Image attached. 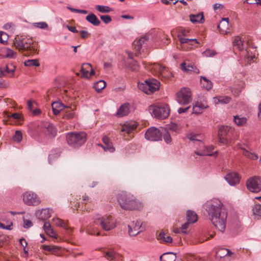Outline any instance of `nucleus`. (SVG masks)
Returning <instances> with one entry per match:
<instances>
[{"label":"nucleus","instance_id":"nucleus-1","mask_svg":"<svg viewBox=\"0 0 261 261\" xmlns=\"http://www.w3.org/2000/svg\"><path fill=\"white\" fill-rule=\"evenodd\" d=\"M208 219L215 227L223 232L226 227L227 211L224 204L218 199L208 201L204 204Z\"/></svg>","mask_w":261,"mask_h":261},{"label":"nucleus","instance_id":"nucleus-2","mask_svg":"<svg viewBox=\"0 0 261 261\" xmlns=\"http://www.w3.org/2000/svg\"><path fill=\"white\" fill-rule=\"evenodd\" d=\"M117 200L121 208L125 210H140L143 206L134 195L124 192L118 195Z\"/></svg>","mask_w":261,"mask_h":261},{"label":"nucleus","instance_id":"nucleus-3","mask_svg":"<svg viewBox=\"0 0 261 261\" xmlns=\"http://www.w3.org/2000/svg\"><path fill=\"white\" fill-rule=\"evenodd\" d=\"M14 45L19 50L28 51L30 54L36 53L37 49L32 39L22 36L15 37Z\"/></svg>","mask_w":261,"mask_h":261},{"label":"nucleus","instance_id":"nucleus-4","mask_svg":"<svg viewBox=\"0 0 261 261\" xmlns=\"http://www.w3.org/2000/svg\"><path fill=\"white\" fill-rule=\"evenodd\" d=\"M68 144L74 148H77L83 145L87 140V134L83 132H71L66 135Z\"/></svg>","mask_w":261,"mask_h":261},{"label":"nucleus","instance_id":"nucleus-5","mask_svg":"<svg viewBox=\"0 0 261 261\" xmlns=\"http://www.w3.org/2000/svg\"><path fill=\"white\" fill-rule=\"evenodd\" d=\"M149 111L152 116L158 119H164L168 117L170 110L167 104H158L151 105Z\"/></svg>","mask_w":261,"mask_h":261},{"label":"nucleus","instance_id":"nucleus-6","mask_svg":"<svg viewBox=\"0 0 261 261\" xmlns=\"http://www.w3.org/2000/svg\"><path fill=\"white\" fill-rule=\"evenodd\" d=\"M160 83L159 81L154 79L146 80L144 83H139L138 88L144 93L150 94L160 88Z\"/></svg>","mask_w":261,"mask_h":261},{"label":"nucleus","instance_id":"nucleus-7","mask_svg":"<svg viewBox=\"0 0 261 261\" xmlns=\"http://www.w3.org/2000/svg\"><path fill=\"white\" fill-rule=\"evenodd\" d=\"M95 222L99 224L101 228L106 231L110 230L116 227V220L111 216H105L97 220Z\"/></svg>","mask_w":261,"mask_h":261},{"label":"nucleus","instance_id":"nucleus-8","mask_svg":"<svg viewBox=\"0 0 261 261\" xmlns=\"http://www.w3.org/2000/svg\"><path fill=\"white\" fill-rule=\"evenodd\" d=\"M177 102L182 105L189 103L192 101V93L189 88H182L176 94Z\"/></svg>","mask_w":261,"mask_h":261},{"label":"nucleus","instance_id":"nucleus-9","mask_svg":"<svg viewBox=\"0 0 261 261\" xmlns=\"http://www.w3.org/2000/svg\"><path fill=\"white\" fill-rule=\"evenodd\" d=\"M23 201L25 204L30 206H36L41 202L38 195L31 191H28L23 193Z\"/></svg>","mask_w":261,"mask_h":261},{"label":"nucleus","instance_id":"nucleus-10","mask_svg":"<svg viewBox=\"0 0 261 261\" xmlns=\"http://www.w3.org/2000/svg\"><path fill=\"white\" fill-rule=\"evenodd\" d=\"M246 185L249 191L257 193L261 190V178L259 176H254L247 180Z\"/></svg>","mask_w":261,"mask_h":261},{"label":"nucleus","instance_id":"nucleus-11","mask_svg":"<svg viewBox=\"0 0 261 261\" xmlns=\"http://www.w3.org/2000/svg\"><path fill=\"white\" fill-rule=\"evenodd\" d=\"M162 133L156 127L148 128L145 134V138L151 141H158L162 140Z\"/></svg>","mask_w":261,"mask_h":261},{"label":"nucleus","instance_id":"nucleus-12","mask_svg":"<svg viewBox=\"0 0 261 261\" xmlns=\"http://www.w3.org/2000/svg\"><path fill=\"white\" fill-rule=\"evenodd\" d=\"M15 71V67L12 64L6 65L0 68V77L13 76Z\"/></svg>","mask_w":261,"mask_h":261},{"label":"nucleus","instance_id":"nucleus-13","mask_svg":"<svg viewBox=\"0 0 261 261\" xmlns=\"http://www.w3.org/2000/svg\"><path fill=\"white\" fill-rule=\"evenodd\" d=\"M151 69L153 70L155 74L162 75V76H168V74H170L165 67L159 64L154 63L151 65Z\"/></svg>","mask_w":261,"mask_h":261},{"label":"nucleus","instance_id":"nucleus-14","mask_svg":"<svg viewBox=\"0 0 261 261\" xmlns=\"http://www.w3.org/2000/svg\"><path fill=\"white\" fill-rule=\"evenodd\" d=\"M226 180L231 186H234L240 182V177L236 172H230L226 174L225 177Z\"/></svg>","mask_w":261,"mask_h":261},{"label":"nucleus","instance_id":"nucleus-15","mask_svg":"<svg viewBox=\"0 0 261 261\" xmlns=\"http://www.w3.org/2000/svg\"><path fill=\"white\" fill-rule=\"evenodd\" d=\"M141 227V222L137 221L135 223L133 222L132 225H128V233L130 236H135L137 235L141 231L139 229Z\"/></svg>","mask_w":261,"mask_h":261},{"label":"nucleus","instance_id":"nucleus-16","mask_svg":"<svg viewBox=\"0 0 261 261\" xmlns=\"http://www.w3.org/2000/svg\"><path fill=\"white\" fill-rule=\"evenodd\" d=\"M44 132L49 137H54L56 135L57 130L54 125L50 123L46 122L43 124Z\"/></svg>","mask_w":261,"mask_h":261},{"label":"nucleus","instance_id":"nucleus-17","mask_svg":"<svg viewBox=\"0 0 261 261\" xmlns=\"http://www.w3.org/2000/svg\"><path fill=\"white\" fill-rule=\"evenodd\" d=\"M102 141L105 145H100V146L103 148L105 151H109L110 152H113L115 151V149L113 146L112 143L107 136H104L102 138Z\"/></svg>","mask_w":261,"mask_h":261},{"label":"nucleus","instance_id":"nucleus-18","mask_svg":"<svg viewBox=\"0 0 261 261\" xmlns=\"http://www.w3.org/2000/svg\"><path fill=\"white\" fill-rule=\"evenodd\" d=\"M149 39V34H146L143 37H141L138 40H135L133 43V46L136 51L137 52V54L140 53V51L142 48V46L140 45V41H143V43L146 42Z\"/></svg>","mask_w":261,"mask_h":261},{"label":"nucleus","instance_id":"nucleus-19","mask_svg":"<svg viewBox=\"0 0 261 261\" xmlns=\"http://www.w3.org/2000/svg\"><path fill=\"white\" fill-rule=\"evenodd\" d=\"M129 108L130 106L129 103H124L118 109L116 115L118 117H123L127 115L129 113Z\"/></svg>","mask_w":261,"mask_h":261},{"label":"nucleus","instance_id":"nucleus-20","mask_svg":"<svg viewBox=\"0 0 261 261\" xmlns=\"http://www.w3.org/2000/svg\"><path fill=\"white\" fill-rule=\"evenodd\" d=\"M208 108V105L201 102H197L193 107V113L195 114H201L203 110Z\"/></svg>","mask_w":261,"mask_h":261},{"label":"nucleus","instance_id":"nucleus-21","mask_svg":"<svg viewBox=\"0 0 261 261\" xmlns=\"http://www.w3.org/2000/svg\"><path fill=\"white\" fill-rule=\"evenodd\" d=\"M228 253L227 249L222 248L219 250L215 255L216 261H224L225 258H227Z\"/></svg>","mask_w":261,"mask_h":261},{"label":"nucleus","instance_id":"nucleus-22","mask_svg":"<svg viewBox=\"0 0 261 261\" xmlns=\"http://www.w3.org/2000/svg\"><path fill=\"white\" fill-rule=\"evenodd\" d=\"M53 112L54 115H58L60 112L63 111L65 106L61 102L55 101L51 105Z\"/></svg>","mask_w":261,"mask_h":261},{"label":"nucleus","instance_id":"nucleus-23","mask_svg":"<svg viewBox=\"0 0 261 261\" xmlns=\"http://www.w3.org/2000/svg\"><path fill=\"white\" fill-rule=\"evenodd\" d=\"M189 17L190 21L193 23H202L204 21V16L202 12L196 14H190Z\"/></svg>","mask_w":261,"mask_h":261},{"label":"nucleus","instance_id":"nucleus-24","mask_svg":"<svg viewBox=\"0 0 261 261\" xmlns=\"http://www.w3.org/2000/svg\"><path fill=\"white\" fill-rule=\"evenodd\" d=\"M180 68L182 70L185 71H193L196 73H199V70L195 67L194 64L192 63L184 62L180 64Z\"/></svg>","mask_w":261,"mask_h":261},{"label":"nucleus","instance_id":"nucleus-25","mask_svg":"<svg viewBox=\"0 0 261 261\" xmlns=\"http://www.w3.org/2000/svg\"><path fill=\"white\" fill-rule=\"evenodd\" d=\"M137 126L135 122H127L125 123L121 128V132L129 134L134 130Z\"/></svg>","mask_w":261,"mask_h":261},{"label":"nucleus","instance_id":"nucleus-26","mask_svg":"<svg viewBox=\"0 0 261 261\" xmlns=\"http://www.w3.org/2000/svg\"><path fill=\"white\" fill-rule=\"evenodd\" d=\"M43 229L46 233L52 238H57V235L48 222H44Z\"/></svg>","mask_w":261,"mask_h":261},{"label":"nucleus","instance_id":"nucleus-27","mask_svg":"<svg viewBox=\"0 0 261 261\" xmlns=\"http://www.w3.org/2000/svg\"><path fill=\"white\" fill-rule=\"evenodd\" d=\"M178 38L179 39L181 44H188L189 45L193 46L194 43L198 44L199 42L196 39H188L184 37H182L181 35H178Z\"/></svg>","mask_w":261,"mask_h":261},{"label":"nucleus","instance_id":"nucleus-28","mask_svg":"<svg viewBox=\"0 0 261 261\" xmlns=\"http://www.w3.org/2000/svg\"><path fill=\"white\" fill-rule=\"evenodd\" d=\"M86 19L94 26H98L100 24V21L93 13H91L87 15L86 17Z\"/></svg>","mask_w":261,"mask_h":261},{"label":"nucleus","instance_id":"nucleus-29","mask_svg":"<svg viewBox=\"0 0 261 261\" xmlns=\"http://www.w3.org/2000/svg\"><path fill=\"white\" fill-rule=\"evenodd\" d=\"M176 254L173 252H167L160 256L161 261H175Z\"/></svg>","mask_w":261,"mask_h":261},{"label":"nucleus","instance_id":"nucleus-30","mask_svg":"<svg viewBox=\"0 0 261 261\" xmlns=\"http://www.w3.org/2000/svg\"><path fill=\"white\" fill-rule=\"evenodd\" d=\"M91 65L90 63H84L82 64L81 72L83 77L89 78V71L91 69Z\"/></svg>","mask_w":261,"mask_h":261},{"label":"nucleus","instance_id":"nucleus-31","mask_svg":"<svg viewBox=\"0 0 261 261\" xmlns=\"http://www.w3.org/2000/svg\"><path fill=\"white\" fill-rule=\"evenodd\" d=\"M63 111V118L69 119L74 117L75 113L73 110L70 107H66Z\"/></svg>","mask_w":261,"mask_h":261},{"label":"nucleus","instance_id":"nucleus-32","mask_svg":"<svg viewBox=\"0 0 261 261\" xmlns=\"http://www.w3.org/2000/svg\"><path fill=\"white\" fill-rule=\"evenodd\" d=\"M187 221L191 223H194L197 221V215L193 211L188 210L187 212Z\"/></svg>","mask_w":261,"mask_h":261},{"label":"nucleus","instance_id":"nucleus-33","mask_svg":"<svg viewBox=\"0 0 261 261\" xmlns=\"http://www.w3.org/2000/svg\"><path fill=\"white\" fill-rule=\"evenodd\" d=\"M200 80L201 84L202 87L207 90H210L212 88L213 84L212 82L208 80L206 77L204 76H201Z\"/></svg>","mask_w":261,"mask_h":261},{"label":"nucleus","instance_id":"nucleus-34","mask_svg":"<svg viewBox=\"0 0 261 261\" xmlns=\"http://www.w3.org/2000/svg\"><path fill=\"white\" fill-rule=\"evenodd\" d=\"M44 250L51 252L53 254H57L58 253L59 248L54 245H43L41 247Z\"/></svg>","mask_w":261,"mask_h":261},{"label":"nucleus","instance_id":"nucleus-35","mask_svg":"<svg viewBox=\"0 0 261 261\" xmlns=\"http://www.w3.org/2000/svg\"><path fill=\"white\" fill-rule=\"evenodd\" d=\"M218 28L221 33L226 34L229 28V22H226V21H224V20H221L218 26Z\"/></svg>","mask_w":261,"mask_h":261},{"label":"nucleus","instance_id":"nucleus-36","mask_svg":"<svg viewBox=\"0 0 261 261\" xmlns=\"http://www.w3.org/2000/svg\"><path fill=\"white\" fill-rule=\"evenodd\" d=\"M51 210L49 208L42 209L41 212H38L40 213L41 216L39 218L42 220H45L51 217Z\"/></svg>","mask_w":261,"mask_h":261},{"label":"nucleus","instance_id":"nucleus-37","mask_svg":"<svg viewBox=\"0 0 261 261\" xmlns=\"http://www.w3.org/2000/svg\"><path fill=\"white\" fill-rule=\"evenodd\" d=\"M214 102L216 104L221 103L223 104L228 103L230 100L231 98L228 96L223 97H216L214 98Z\"/></svg>","mask_w":261,"mask_h":261},{"label":"nucleus","instance_id":"nucleus-38","mask_svg":"<svg viewBox=\"0 0 261 261\" xmlns=\"http://www.w3.org/2000/svg\"><path fill=\"white\" fill-rule=\"evenodd\" d=\"M241 149L243 151L242 154L246 158L252 160H256L258 159V156L257 154L250 152L244 148H242Z\"/></svg>","mask_w":261,"mask_h":261},{"label":"nucleus","instance_id":"nucleus-39","mask_svg":"<svg viewBox=\"0 0 261 261\" xmlns=\"http://www.w3.org/2000/svg\"><path fill=\"white\" fill-rule=\"evenodd\" d=\"M233 46L238 48L240 50H242L244 49L243 42L239 37H236L233 41Z\"/></svg>","mask_w":261,"mask_h":261},{"label":"nucleus","instance_id":"nucleus-40","mask_svg":"<svg viewBox=\"0 0 261 261\" xmlns=\"http://www.w3.org/2000/svg\"><path fill=\"white\" fill-rule=\"evenodd\" d=\"M252 213L255 217H261V204H255L252 208Z\"/></svg>","mask_w":261,"mask_h":261},{"label":"nucleus","instance_id":"nucleus-41","mask_svg":"<svg viewBox=\"0 0 261 261\" xmlns=\"http://www.w3.org/2000/svg\"><path fill=\"white\" fill-rule=\"evenodd\" d=\"M106 86V83L103 80H100L95 83L94 87L95 90L98 92H100Z\"/></svg>","mask_w":261,"mask_h":261},{"label":"nucleus","instance_id":"nucleus-42","mask_svg":"<svg viewBox=\"0 0 261 261\" xmlns=\"http://www.w3.org/2000/svg\"><path fill=\"white\" fill-rule=\"evenodd\" d=\"M233 121L238 125H243L246 122V118L240 116H234Z\"/></svg>","mask_w":261,"mask_h":261},{"label":"nucleus","instance_id":"nucleus-43","mask_svg":"<svg viewBox=\"0 0 261 261\" xmlns=\"http://www.w3.org/2000/svg\"><path fill=\"white\" fill-rule=\"evenodd\" d=\"M53 221L55 224H56L57 226L62 227L66 230H68L69 229L68 226L64 222V221L62 219L57 218H54L53 219Z\"/></svg>","mask_w":261,"mask_h":261},{"label":"nucleus","instance_id":"nucleus-44","mask_svg":"<svg viewBox=\"0 0 261 261\" xmlns=\"http://www.w3.org/2000/svg\"><path fill=\"white\" fill-rule=\"evenodd\" d=\"M158 239L162 240L166 243H171L172 242V238L170 236L166 237L165 233L162 231L158 236Z\"/></svg>","mask_w":261,"mask_h":261},{"label":"nucleus","instance_id":"nucleus-45","mask_svg":"<svg viewBox=\"0 0 261 261\" xmlns=\"http://www.w3.org/2000/svg\"><path fill=\"white\" fill-rule=\"evenodd\" d=\"M4 56L7 58H15L16 57V53L10 48H6Z\"/></svg>","mask_w":261,"mask_h":261},{"label":"nucleus","instance_id":"nucleus-46","mask_svg":"<svg viewBox=\"0 0 261 261\" xmlns=\"http://www.w3.org/2000/svg\"><path fill=\"white\" fill-rule=\"evenodd\" d=\"M95 9L101 13H109L112 11V9L106 6L96 5Z\"/></svg>","mask_w":261,"mask_h":261},{"label":"nucleus","instance_id":"nucleus-47","mask_svg":"<svg viewBox=\"0 0 261 261\" xmlns=\"http://www.w3.org/2000/svg\"><path fill=\"white\" fill-rule=\"evenodd\" d=\"M139 64L136 60H132L128 63V68L134 71H136L139 69Z\"/></svg>","mask_w":261,"mask_h":261},{"label":"nucleus","instance_id":"nucleus-48","mask_svg":"<svg viewBox=\"0 0 261 261\" xmlns=\"http://www.w3.org/2000/svg\"><path fill=\"white\" fill-rule=\"evenodd\" d=\"M25 66H39L40 65L39 62L37 59L28 60L24 63Z\"/></svg>","mask_w":261,"mask_h":261},{"label":"nucleus","instance_id":"nucleus-49","mask_svg":"<svg viewBox=\"0 0 261 261\" xmlns=\"http://www.w3.org/2000/svg\"><path fill=\"white\" fill-rule=\"evenodd\" d=\"M229 128L227 126H222L219 128L218 136L225 137L227 135Z\"/></svg>","mask_w":261,"mask_h":261},{"label":"nucleus","instance_id":"nucleus-50","mask_svg":"<svg viewBox=\"0 0 261 261\" xmlns=\"http://www.w3.org/2000/svg\"><path fill=\"white\" fill-rule=\"evenodd\" d=\"M60 156V152L52 151L51 153L48 155V161L50 164H52L54 160L58 159Z\"/></svg>","mask_w":261,"mask_h":261},{"label":"nucleus","instance_id":"nucleus-51","mask_svg":"<svg viewBox=\"0 0 261 261\" xmlns=\"http://www.w3.org/2000/svg\"><path fill=\"white\" fill-rule=\"evenodd\" d=\"M13 140L17 143L21 142L22 139V133L20 130H16L13 137Z\"/></svg>","mask_w":261,"mask_h":261},{"label":"nucleus","instance_id":"nucleus-52","mask_svg":"<svg viewBox=\"0 0 261 261\" xmlns=\"http://www.w3.org/2000/svg\"><path fill=\"white\" fill-rule=\"evenodd\" d=\"M33 24L34 27L41 29H47L48 28V24L46 22H35Z\"/></svg>","mask_w":261,"mask_h":261},{"label":"nucleus","instance_id":"nucleus-53","mask_svg":"<svg viewBox=\"0 0 261 261\" xmlns=\"http://www.w3.org/2000/svg\"><path fill=\"white\" fill-rule=\"evenodd\" d=\"M216 52L214 50H211L210 49H207L203 53V55L207 57H211L214 56L216 55Z\"/></svg>","mask_w":261,"mask_h":261},{"label":"nucleus","instance_id":"nucleus-54","mask_svg":"<svg viewBox=\"0 0 261 261\" xmlns=\"http://www.w3.org/2000/svg\"><path fill=\"white\" fill-rule=\"evenodd\" d=\"M68 10H69L72 12H75V13H82V14H87L88 13V11L85 10H80V9H77L75 8H73L70 7H67Z\"/></svg>","mask_w":261,"mask_h":261},{"label":"nucleus","instance_id":"nucleus-55","mask_svg":"<svg viewBox=\"0 0 261 261\" xmlns=\"http://www.w3.org/2000/svg\"><path fill=\"white\" fill-rule=\"evenodd\" d=\"M100 17V19L106 24L109 23L112 21L111 16L108 15H101Z\"/></svg>","mask_w":261,"mask_h":261},{"label":"nucleus","instance_id":"nucleus-56","mask_svg":"<svg viewBox=\"0 0 261 261\" xmlns=\"http://www.w3.org/2000/svg\"><path fill=\"white\" fill-rule=\"evenodd\" d=\"M163 138L164 141L168 144L170 143L172 141L171 135L168 132H166L163 134Z\"/></svg>","mask_w":261,"mask_h":261},{"label":"nucleus","instance_id":"nucleus-57","mask_svg":"<svg viewBox=\"0 0 261 261\" xmlns=\"http://www.w3.org/2000/svg\"><path fill=\"white\" fill-rule=\"evenodd\" d=\"M105 256L111 261L115 258V253L113 252H107L105 253Z\"/></svg>","mask_w":261,"mask_h":261},{"label":"nucleus","instance_id":"nucleus-58","mask_svg":"<svg viewBox=\"0 0 261 261\" xmlns=\"http://www.w3.org/2000/svg\"><path fill=\"white\" fill-rule=\"evenodd\" d=\"M8 38V35L6 33H2L0 36V42L4 44L7 42V39Z\"/></svg>","mask_w":261,"mask_h":261},{"label":"nucleus","instance_id":"nucleus-59","mask_svg":"<svg viewBox=\"0 0 261 261\" xmlns=\"http://www.w3.org/2000/svg\"><path fill=\"white\" fill-rule=\"evenodd\" d=\"M168 129L174 132H177L178 130V126L176 124L172 123L170 124L168 126Z\"/></svg>","mask_w":261,"mask_h":261},{"label":"nucleus","instance_id":"nucleus-60","mask_svg":"<svg viewBox=\"0 0 261 261\" xmlns=\"http://www.w3.org/2000/svg\"><path fill=\"white\" fill-rule=\"evenodd\" d=\"M23 222V227L25 228H29L33 226L32 221L29 220H24Z\"/></svg>","mask_w":261,"mask_h":261},{"label":"nucleus","instance_id":"nucleus-61","mask_svg":"<svg viewBox=\"0 0 261 261\" xmlns=\"http://www.w3.org/2000/svg\"><path fill=\"white\" fill-rule=\"evenodd\" d=\"M12 223L11 222L10 224L5 225L4 224L0 222V228L2 229H5L7 230H11L12 229Z\"/></svg>","mask_w":261,"mask_h":261},{"label":"nucleus","instance_id":"nucleus-62","mask_svg":"<svg viewBox=\"0 0 261 261\" xmlns=\"http://www.w3.org/2000/svg\"><path fill=\"white\" fill-rule=\"evenodd\" d=\"M9 118L12 117L16 120L21 119V115L18 113H15L8 116Z\"/></svg>","mask_w":261,"mask_h":261},{"label":"nucleus","instance_id":"nucleus-63","mask_svg":"<svg viewBox=\"0 0 261 261\" xmlns=\"http://www.w3.org/2000/svg\"><path fill=\"white\" fill-rule=\"evenodd\" d=\"M191 223L187 221L185 223H184L183 225H182L181 227V231L183 233H186L187 231H186V229L188 227L189 224Z\"/></svg>","mask_w":261,"mask_h":261},{"label":"nucleus","instance_id":"nucleus-64","mask_svg":"<svg viewBox=\"0 0 261 261\" xmlns=\"http://www.w3.org/2000/svg\"><path fill=\"white\" fill-rule=\"evenodd\" d=\"M218 139L219 143L225 145L228 143V141L225 137L218 136Z\"/></svg>","mask_w":261,"mask_h":261}]
</instances>
